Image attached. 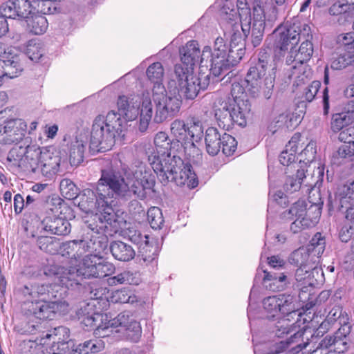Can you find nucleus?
Here are the masks:
<instances>
[{
	"instance_id": "obj_34",
	"label": "nucleus",
	"mask_w": 354,
	"mask_h": 354,
	"mask_svg": "<svg viewBox=\"0 0 354 354\" xmlns=\"http://www.w3.org/2000/svg\"><path fill=\"white\" fill-rule=\"evenodd\" d=\"M95 337L97 339L80 344L75 348L70 351L69 354H95L102 351L105 347V342L102 339V337Z\"/></svg>"
},
{
	"instance_id": "obj_26",
	"label": "nucleus",
	"mask_w": 354,
	"mask_h": 354,
	"mask_svg": "<svg viewBox=\"0 0 354 354\" xmlns=\"http://www.w3.org/2000/svg\"><path fill=\"white\" fill-rule=\"evenodd\" d=\"M203 134L202 124L198 120H192L187 125V142H185V152L191 158L199 155L200 151L194 144L201 140Z\"/></svg>"
},
{
	"instance_id": "obj_38",
	"label": "nucleus",
	"mask_w": 354,
	"mask_h": 354,
	"mask_svg": "<svg viewBox=\"0 0 354 354\" xmlns=\"http://www.w3.org/2000/svg\"><path fill=\"white\" fill-rule=\"evenodd\" d=\"M28 30L34 35H42L48 28V21L42 15H32L26 20Z\"/></svg>"
},
{
	"instance_id": "obj_11",
	"label": "nucleus",
	"mask_w": 354,
	"mask_h": 354,
	"mask_svg": "<svg viewBox=\"0 0 354 354\" xmlns=\"http://www.w3.org/2000/svg\"><path fill=\"white\" fill-rule=\"evenodd\" d=\"M201 71L199 75L194 74V68L184 67L182 64H176L174 66V77L177 83L176 94L187 100H193L198 94L200 90H205L210 82V75H205Z\"/></svg>"
},
{
	"instance_id": "obj_61",
	"label": "nucleus",
	"mask_w": 354,
	"mask_h": 354,
	"mask_svg": "<svg viewBox=\"0 0 354 354\" xmlns=\"http://www.w3.org/2000/svg\"><path fill=\"white\" fill-rule=\"evenodd\" d=\"M337 42L344 50L354 53V32H348L338 36Z\"/></svg>"
},
{
	"instance_id": "obj_40",
	"label": "nucleus",
	"mask_w": 354,
	"mask_h": 354,
	"mask_svg": "<svg viewBox=\"0 0 354 354\" xmlns=\"http://www.w3.org/2000/svg\"><path fill=\"white\" fill-rule=\"evenodd\" d=\"M318 272L319 269L317 268V266L310 269L308 267L301 266L296 270L295 279L300 283L301 286L304 287L314 286L316 280H314L311 277H314L315 274H318Z\"/></svg>"
},
{
	"instance_id": "obj_16",
	"label": "nucleus",
	"mask_w": 354,
	"mask_h": 354,
	"mask_svg": "<svg viewBox=\"0 0 354 354\" xmlns=\"http://www.w3.org/2000/svg\"><path fill=\"white\" fill-rule=\"evenodd\" d=\"M59 271L56 273L55 279L57 283L53 285L32 283L26 285L22 289V294L26 298L24 302V306H26L30 304L31 301H44L45 300H51L61 297L63 292H66L65 286H63L59 281L58 274Z\"/></svg>"
},
{
	"instance_id": "obj_4",
	"label": "nucleus",
	"mask_w": 354,
	"mask_h": 354,
	"mask_svg": "<svg viewBox=\"0 0 354 354\" xmlns=\"http://www.w3.org/2000/svg\"><path fill=\"white\" fill-rule=\"evenodd\" d=\"M236 7L235 9L233 3L227 0L220 10V17L223 21H225L224 35L230 37V48H227V56L230 60L233 62L230 68L237 62L231 57L230 53H233L232 48L239 44L243 46L242 42L244 37L249 35L252 24L251 8L248 1L237 0ZM226 46L228 48L227 46Z\"/></svg>"
},
{
	"instance_id": "obj_7",
	"label": "nucleus",
	"mask_w": 354,
	"mask_h": 354,
	"mask_svg": "<svg viewBox=\"0 0 354 354\" xmlns=\"http://www.w3.org/2000/svg\"><path fill=\"white\" fill-rule=\"evenodd\" d=\"M123 131L124 121L115 111H109L106 116H97L93 120L91 132L90 151L94 153L111 149L116 137L121 136Z\"/></svg>"
},
{
	"instance_id": "obj_53",
	"label": "nucleus",
	"mask_w": 354,
	"mask_h": 354,
	"mask_svg": "<svg viewBox=\"0 0 354 354\" xmlns=\"http://www.w3.org/2000/svg\"><path fill=\"white\" fill-rule=\"evenodd\" d=\"M18 19H28L33 15L32 1L30 0H15Z\"/></svg>"
},
{
	"instance_id": "obj_19",
	"label": "nucleus",
	"mask_w": 354,
	"mask_h": 354,
	"mask_svg": "<svg viewBox=\"0 0 354 354\" xmlns=\"http://www.w3.org/2000/svg\"><path fill=\"white\" fill-rule=\"evenodd\" d=\"M306 329L304 328L294 333L286 341H281L274 345V348L270 352L261 353L260 348L257 344H254V354H278L284 351L286 348H290L293 353H299L305 348L309 344V339L306 337L304 339Z\"/></svg>"
},
{
	"instance_id": "obj_64",
	"label": "nucleus",
	"mask_w": 354,
	"mask_h": 354,
	"mask_svg": "<svg viewBox=\"0 0 354 354\" xmlns=\"http://www.w3.org/2000/svg\"><path fill=\"white\" fill-rule=\"evenodd\" d=\"M354 236V225L345 221L339 232V237L342 242H348Z\"/></svg>"
},
{
	"instance_id": "obj_54",
	"label": "nucleus",
	"mask_w": 354,
	"mask_h": 354,
	"mask_svg": "<svg viewBox=\"0 0 354 354\" xmlns=\"http://www.w3.org/2000/svg\"><path fill=\"white\" fill-rule=\"evenodd\" d=\"M25 54L30 60L37 62L42 56L41 44L35 40H30L26 46Z\"/></svg>"
},
{
	"instance_id": "obj_37",
	"label": "nucleus",
	"mask_w": 354,
	"mask_h": 354,
	"mask_svg": "<svg viewBox=\"0 0 354 354\" xmlns=\"http://www.w3.org/2000/svg\"><path fill=\"white\" fill-rule=\"evenodd\" d=\"M263 283L265 286L272 291H279L283 289L286 284V276L284 273H275L264 271Z\"/></svg>"
},
{
	"instance_id": "obj_50",
	"label": "nucleus",
	"mask_w": 354,
	"mask_h": 354,
	"mask_svg": "<svg viewBox=\"0 0 354 354\" xmlns=\"http://www.w3.org/2000/svg\"><path fill=\"white\" fill-rule=\"evenodd\" d=\"M316 147V142L313 140L310 141L305 149L297 156L299 162H303L306 165L313 163L317 153Z\"/></svg>"
},
{
	"instance_id": "obj_63",
	"label": "nucleus",
	"mask_w": 354,
	"mask_h": 354,
	"mask_svg": "<svg viewBox=\"0 0 354 354\" xmlns=\"http://www.w3.org/2000/svg\"><path fill=\"white\" fill-rule=\"evenodd\" d=\"M287 319H281L274 326V329L272 333L274 335L281 338L283 337L285 334H289L293 329L291 330L290 326L287 322Z\"/></svg>"
},
{
	"instance_id": "obj_32",
	"label": "nucleus",
	"mask_w": 354,
	"mask_h": 354,
	"mask_svg": "<svg viewBox=\"0 0 354 354\" xmlns=\"http://www.w3.org/2000/svg\"><path fill=\"white\" fill-rule=\"evenodd\" d=\"M110 251L113 257L120 261H129L135 257V251L132 247L120 241L111 243Z\"/></svg>"
},
{
	"instance_id": "obj_58",
	"label": "nucleus",
	"mask_w": 354,
	"mask_h": 354,
	"mask_svg": "<svg viewBox=\"0 0 354 354\" xmlns=\"http://www.w3.org/2000/svg\"><path fill=\"white\" fill-rule=\"evenodd\" d=\"M112 299L115 302L126 304L136 301V296L129 290L122 289L113 292Z\"/></svg>"
},
{
	"instance_id": "obj_44",
	"label": "nucleus",
	"mask_w": 354,
	"mask_h": 354,
	"mask_svg": "<svg viewBox=\"0 0 354 354\" xmlns=\"http://www.w3.org/2000/svg\"><path fill=\"white\" fill-rule=\"evenodd\" d=\"M323 342L326 346H333L334 351L337 353H343L348 348V343L346 335L344 337L339 335L334 337L326 336L324 339Z\"/></svg>"
},
{
	"instance_id": "obj_25",
	"label": "nucleus",
	"mask_w": 354,
	"mask_h": 354,
	"mask_svg": "<svg viewBox=\"0 0 354 354\" xmlns=\"http://www.w3.org/2000/svg\"><path fill=\"white\" fill-rule=\"evenodd\" d=\"M42 229L50 234L58 236L68 234L71 230L69 221L56 215L47 216L41 221Z\"/></svg>"
},
{
	"instance_id": "obj_28",
	"label": "nucleus",
	"mask_w": 354,
	"mask_h": 354,
	"mask_svg": "<svg viewBox=\"0 0 354 354\" xmlns=\"http://www.w3.org/2000/svg\"><path fill=\"white\" fill-rule=\"evenodd\" d=\"M22 71V66L17 56L11 59H0V86L6 79H12L18 77Z\"/></svg>"
},
{
	"instance_id": "obj_39",
	"label": "nucleus",
	"mask_w": 354,
	"mask_h": 354,
	"mask_svg": "<svg viewBox=\"0 0 354 354\" xmlns=\"http://www.w3.org/2000/svg\"><path fill=\"white\" fill-rule=\"evenodd\" d=\"M354 121V115L352 112H342L333 115L330 128L333 132H339L347 128Z\"/></svg>"
},
{
	"instance_id": "obj_31",
	"label": "nucleus",
	"mask_w": 354,
	"mask_h": 354,
	"mask_svg": "<svg viewBox=\"0 0 354 354\" xmlns=\"http://www.w3.org/2000/svg\"><path fill=\"white\" fill-rule=\"evenodd\" d=\"M159 252V248L156 241L153 239L138 248V259L140 263L146 266L156 261Z\"/></svg>"
},
{
	"instance_id": "obj_14",
	"label": "nucleus",
	"mask_w": 354,
	"mask_h": 354,
	"mask_svg": "<svg viewBox=\"0 0 354 354\" xmlns=\"http://www.w3.org/2000/svg\"><path fill=\"white\" fill-rule=\"evenodd\" d=\"M308 170L297 169L295 175L288 176L283 185L287 193H294L301 190L303 193H310L319 181H322L324 175V165L320 162L311 175L306 174Z\"/></svg>"
},
{
	"instance_id": "obj_17",
	"label": "nucleus",
	"mask_w": 354,
	"mask_h": 354,
	"mask_svg": "<svg viewBox=\"0 0 354 354\" xmlns=\"http://www.w3.org/2000/svg\"><path fill=\"white\" fill-rule=\"evenodd\" d=\"M295 301L296 299L293 295L281 294L264 298L262 305L268 319H279L281 315L297 313Z\"/></svg>"
},
{
	"instance_id": "obj_45",
	"label": "nucleus",
	"mask_w": 354,
	"mask_h": 354,
	"mask_svg": "<svg viewBox=\"0 0 354 354\" xmlns=\"http://www.w3.org/2000/svg\"><path fill=\"white\" fill-rule=\"evenodd\" d=\"M310 252H312V261L319 260L325 250V241L320 233H317L312 238L310 244L307 246Z\"/></svg>"
},
{
	"instance_id": "obj_57",
	"label": "nucleus",
	"mask_w": 354,
	"mask_h": 354,
	"mask_svg": "<svg viewBox=\"0 0 354 354\" xmlns=\"http://www.w3.org/2000/svg\"><path fill=\"white\" fill-rule=\"evenodd\" d=\"M107 321V315H102L100 313H95L93 315H88L83 317L82 323L86 327H93L104 324Z\"/></svg>"
},
{
	"instance_id": "obj_9",
	"label": "nucleus",
	"mask_w": 354,
	"mask_h": 354,
	"mask_svg": "<svg viewBox=\"0 0 354 354\" xmlns=\"http://www.w3.org/2000/svg\"><path fill=\"white\" fill-rule=\"evenodd\" d=\"M271 62L270 50L263 49L259 52L258 62L249 68L245 82L248 91L252 97L259 96L262 93L265 98H270L274 80L270 75L266 76V71L270 68L274 69Z\"/></svg>"
},
{
	"instance_id": "obj_51",
	"label": "nucleus",
	"mask_w": 354,
	"mask_h": 354,
	"mask_svg": "<svg viewBox=\"0 0 354 354\" xmlns=\"http://www.w3.org/2000/svg\"><path fill=\"white\" fill-rule=\"evenodd\" d=\"M147 219L153 229H160L164 223L162 211L157 207H151L147 212Z\"/></svg>"
},
{
	"instance_id": "obj_60",
	"label": "nucleus",
	"mask_w": 354,
	"mask_h": 354,
	"mask_svg": "<svg viewBox=\"0 0 354 354\" xmlns=\"http://www.w3.org/2000/svg\"><path fill=\"white\" fill-rule=\"evenodd\" d=\"M33 14L46 15L51 12L52 2L48 0H32Z\"/></svg>"
},
{
	"instance_id": "obj_41",
	"label": "nucleus",
	"mask_w": 354,
	"mask_h": 354,
	"mask_svg": "<svg viewBox=\"0 0 354 354\" xmlns=\"http://www.w3.org/2000/svg\"><path fill=\"white\" fill-rule=\"evenodd\" d=\"M170 132L171 136L183 145L187 142V126L183 120L176 119L170 124Z\"/></svg>"
},
{
	"instance_id": "obj_27",
	"label": "nucleus",
	"mask_w": 354,
	"mask_h": 354,
	"mask_svg": "<svg viewBox=\"0 0 354 354\" xmlns=\"http://www.w3.org/2000/svg\"><path fill=\"white\" fill-rule=\"evenodd\" d=\"M338 138L344 144L339 147L337 156L354 160V127H349L341 131Z\"/></svg>"
},
{
	"instance_id": "obj_24",
	"label": "nucleus",
	"mask_w": 354,
	"mask_h": 354,
	"mask_svg": "<svg viewBox=\"0 0 354 354\" xmlns=\"http://www.w3.org/2000/svg\"><path fill=\"white\" fill-rule=\"evenodd\" d=\"M87 145L88 137L86 133L79 134L68 143L67 153L72 166H78L83 162Z\"/></svg>"
},
{
	"instance_id": "obj_30",
	"label": "nucleus",
	"mask_w": 354,
	"mask_h": 354,
	"mask_svg": "<svg viewBox=\"0 0 354 354\" xmlns=\"http://www.w3.org/2000/svg\"><path fill=\"white\" fill-rule=\"evenodd\" d=\"M308 248H299L292 252L289 261L297 266L308 267L310 269L319 263V260L312 261L313 258Z\"/></svg>"
},
{
	"instance_id": "obj_13",
	"label": "nucleus",
	"mask_w": 354,
	"mask_h": 354,
	"mask_svg": "<svg viewBox=\"0 0 354 354\" xmlns=\"http://www.w3.org/2000/svg\"><path fill=\"white\" fill-rule=\"evenodd\" d=\"M30 170L33 173H41L47 179L53 178L59 171L61 156L53 147L35 148L30 151Z\"/></svg>"
},
{
	"instance_id": "obj_36",
	"label": "nucleus",
	"mask_w": 354,
	"mask_h": 354,
	"mask_svg": "<svg viewBox=\"0 0 354 354\" xmlns=\"http://www.w3.org/2000/svg\"><path fill=\"white\" fill-rule=\"evenodd\" d=\"M299 138L300 135L295 134L286 145V149L281 153L279 157V160L281 165L289 166L295 162Z\"/></svg>"
},
{
	"instance_id": "obj_52",
	"label": "nucleus",
	"mask_w": 354,
	"mask_h": 354,
	"mask_svg": "<svg viewBox=\"0 0 354 354\" xmlns=\"http://www.w3.org/2000/svg\"><path fill=\"white\" fill-rule=\"evenodd\" d=\"M134 283H136L135 277L130 271H124L107 279V283L111 286L119 284H133Z\"/></svg>"
},
{
	"instance_id": "obj_35",
	"label": "nucleus",
	"mask_w": 354,
	"mask_h": 354,
	"mask_svg": "<svg viewBox=\"0 0 354 354\" xmlns=\"http://www.w3.org/2000/svg\"><path fill=\"white\" fill-rule=\"evenodd\" d=\"M335 200L342 207L348 205H354V180L337 187L335 193Z\"/></svg>"
},
{
	"instance_id": "obj_22",
	"label": "nucleus",
	"mask_w": 354,
	"mask_h": 354,
	"mask_svg": "<svg viewBox=\"0 0 354 354\" xmlns=\"http://www.w3.org/2000/svg\"><path fill=\"white\" fill-rule=\"evenodd\" d=\"M59 305V297H57L53 301L52 299L35 302L31 301L29 305L26 306L23 305V308L39 319H53Z\"/></svg>"
},
{
	"instance_id": "obj_23",
	"label": "nucleus",
	"mask_w": 354,
	"mask_h": 354,
	"mask_svg": "<svg viewBox=\"0 0 354 354\" xmlns=\"http://www.w3.org/2000/svg\"><path fill=\"white\" fill-rule=\"evenodd\" d=\"M23 145L12 147L8 152L6 160L14 166L25 167L30 169V161L32 158L30 156V151H35V147L29 145V138L22 141Z\"/></svg>"
},
{
	"instance_id": "obj_55",
	"label": "nucleus",
	"mask_w": 354,
	"mask_h": 354,
	"mask_svg": "<svg viewBox=\"0 0 354 354\" xmlns=\"http://www.w3.org/2000/svg\"><path fill=\"white\" fill-rule=\"evenodd\" d=\"M288 214H291L296 218L302 219V217H312L313 214L308 213V208L304 201H298L288 210Z\"/></svg>"
},
{
	"instance_id": "obj_48",
	"label": "nucleus",
	"mask_w": 354,
	"mask_h": 354,
	"mask_svg": "<svg viewBox=\"0 0 354 354\" xmlns=\"http://www.w3.org/2000/svg\"><path fill=\"white\" fill-rule=\"evenodd\" d=\"M300 122L299 115L293 113L280 114L276 121L278 128L293 129Z\"/></svg>"
},
{
	"instance_id": "obj_12",
	"label": "nucleus",
	"mask_w": 354,
	"mask_h": 354,
	"mask_svg": "<svg viewBox=\"0 0 354 354\" xmlns=\"http://www.w3.org/2000/svg\"><path fill=\"white\" fill-rule=\"evenodd\" d=\"M113 333H123L133 342H138L142 334L140 324L129 311L120 313L113 319H109L104 324L97 326L94 330L95 336L109 337Z\"/></svg>"
},
{
	"instance_id": "obj_10",
	"label": "nucleus",
	"mask_w": 354,
	"mask_h": 354,
	"mask_svg": "<svg viewBox=\"0 0 354 354\" xmlns=\"http://www.w3.org/2000/svg\"><path fill=\"white\" fill-rule=\"evenodd\" d=\"M177 83L171 80L167 84V89L164 85L157 84L153 86L152 97L155 105L153 121L160 124L169 118H173L179 112L182 100L176 94Z\"/></svg>"
},
{
	"instance_id": "obj_43",
	"label": "nucleus",
	"mask_w": 354,
	"mask_h": 354,
	"mask_svg": "<svg viewBox=\"0 0 354 354\" xmlns=\"http://www.w3.org/2000/svg\"><path fill=\"white\" fill-rule=\"evenodd\" d=\"M82 243V239L67 241L61 244L59 250L63 252V255L75 259L80 258L84 254Z\"/></svg>"
},
{
	"instance_id": "obj_59",
	"label": "nucleus",
	"mask_w": 354,
	"mask_h": 354,
	"mask_svg": "<svg viewBox=\"0 0 354 354\" xmlns=\"http://www.w3.org/2000/svg\"><path fill=\"white\" fill-rule=\"evenodd\" d=\"M0 14L5 17L6 19H17L19 14L17 12V6L15 5V0L8 1L2 3L0 6Z\"/></svg>"
},
{
	"instance_id": "obj_8",
	"label": "nucleus",
	"mask_w": 354,
	"mask_h": 354,
	"mask_svg": "<svg viewBox=\"0 0 354 354\" xmlns=\"http://www.w3.org/2000/svg\"><path fill=\"white\" fill-rule=\"evenodd\" d=\"M118 115L124 121H133L140 115L139 130L145 132L152 120L153 105L151 93L143 91L141 95H120L117 100Z\"/></svg>"
},
{
	"instance_id": "obj_15",
	"label": "nucleus",
	"mask_w": 354,
	"mask_h": 354,
	"mask_svg": "<svg viewBox=\"0 0 354 354\" xmlns=\"http://www.w3.org/2000/svg\"><path fill=\"white\" fill-rule=\"evenodd\" d=\"M274 39L273 49L277 57H281L295 46L301 39V28L295 24L286 23L278 26L272 35Z\"/></svg>"
},
{
	"instance_id": "obj_5",
	"label": "nucleus",
	"mask_w": 354,
	"mask_h": 354,
	"mask_svg": "<svg viewBox=\"0 0 354 354\" xmlns=\"http://www.w3.org/2000/svg\"><path fill=\"white\" fill-rule=\"evenodd\" d=\"M232 97L225 96L214 103V115L218 124L229 130L234 124L245 127L251 111L244 87L239 82H233L230 91Z\"/></svg>"
},
{
	"instance_id": "obj_6",
	"label": "nucleus",
	"mask_w": 354,
	"mask_h": 354,
	"mask_svg": "<svg viewBox=\"0 0 354 354\" xmlns=\"http://www.w3.org/2000/svg\"><path fill=\"white\" fill-rule=\"evenodd\" d=\"M115 269V266L102 255L87 254L83 257L77 268H59L58 277L66 289H75L81 285L80 277L100 278L113 273Z\"/></svg>"
},
{
	"instance_id": "obj_62",
	"label": "nucleus",
	"mask_w": 354,
	"mask_h": 354,
	"mask_svg": "<svg viewBox=\"0 0 354 354\" xmlns=\"http://www.w3.org/2000/svg\"><path fill=\"white\" fill-rule=\"evenodd\" d=\"M328 12L330 15L334 16L346 13H348V15H349V13L352 12V10L349 3L337 1L330 7Z\"/></svg>"
},
{
	"instance_id": "obj_29",
	"label": "nucleus",
	"mask_w": 354,
	"mask_h": 354,
	"mask_svg": "<svg viewBox=\"0 0 354 354\" xmlns=\"http://www.w3.org/2000/svg\"><path fill=\"white\" fill-rule=\"evenodd\" d=\"M57 335L63 334L62 342H54L50 346H44V349L48 354H69L70 348L73 346V342L66 341L69 337V330L64 326H59L55 328Z\"/></svg>"
},
{
	"instance_id": "obj_18",
	"label": "nucleus",
	"mask_w": 354,
	"mask_h": 354,
	"mask_svg": "<svg viewBox=\"0 0 354 354\" xmlns=\"http://www.w3.org/2000/svg\"><path fill=\"white\" fill-rule=\"evenodd\" d=\"M313 53V44L308 39H306L301 43L297 51L295 50L294 48L290 51L286 59V63L288 65H291L292 69V76L299 78V74L301 71L303 72V75H305V73L307 72L305 71L306 66L304 64L310 59Z\"/></svg>"
},
{
	"instance_id": "obj_33",
	"label": "nucleus",
	"mask_w": 354,
	"mask_h": 354,
	"mask_svg": "<svg viewBox=\"0 0 354 354\" xmlns=\"http://www.w3.org/2000/svg\"><path fill=\"white\" fill-rule=\"evenodd\" d=\"M223 135L215 127H209L205 132V145L207 153L211 156L216 155L221 149Z\"/></svg>"
},
{
	"instance_id": "obj_1",
	"label": "nucleus",
	"mask_w": 354,
	"mask_h": 354,
	"mask_svg": "<svg viewBox=\"0 0 354 354\" xmlns=\"http://www.w3.org/2000/svg\"><path fill=\"white\" fill-rule=\"evenodd\" d=\"M132 176H122L113 169H102L95 191H87L92 198L88 202V209L95 213L88 221V231L82 239L84 253L101 255L107 247V236H113L120 229V221L113 206L115 200H129L133 196L142 199L147 191L153 189L154 176L147 166L140 162L131 171Z\"/></svg>"
},
{
	"instance_id": "obj_56",
	"label": "nucleus",
	"mask_w": 354,
	"mask_h": 354,
	"mask_svg": "<svg viewBox=\"0 0 354 354\" xmlns=\"http://www.w3.org/2000/svg\"><path fill=\"white\" fill-rule=\"evenodd\" d=\"M222 151L226 156L232 155L236 150L237 142L235 138L226 133H223V139H221Z\"/></svg>"
},
{
	"instance_id": "obj_21",
	"label": "nucleus",
	"mask_w": 354,
	"mask_h": 354,
	"mask_svg": "<svg viewBox=\"0 0 354 354\" xmlns=\"http://www.w3.org/2000/svg\"><path fill=\"white\" fill-rule=\"evenodd\" d=\"M317 201H314L311 196H309V202L311 205L308 207V213L313 214L312 217H302V219L295 218L290 225V230L293 233H298L301 230L314 227L319 221L322 213L323 201L319 197Z\"/></svg>"
},
{
	"instance_id": "obj_46",
	"label": "nucleus",
	"mask_w": 354,
	"mask_h": 354,
	"mask_svg": "<svg viewBox=\"0 0 354 354\" xmlns=\"http://www.w3.org/2000/svg\"><path fill=\"white\" fill-rule=\"evenodd\" d=\"M148 79L153 83V86L157 84L163 85L162 83L165 71L162 64L160 62L151 64L146 71Z\"/></svg>"
},
{
	"instance_id": "obj_2",
	"label": "nucleus",
	"mask_w": 354,
	"mask_h": 354,
	"mask_svg": "<svg viewBox=\"0 0 354 354\" xmlns=\"http://www.w3.org/2000/svg\"><path fill=\"white\" fill-rule=\"evenodd\" d=\"M154 145V152L149 155L148 160L161 183L174 182L177 185H187L191 189L197 187L198 178L191 165L185 163L179 156H171V140L165 132L156 133Z\"/></svg>"
},
{
	"instance_id": "obj_49",
	"label": "nucleus",
	"mask_w": 354,
	"mask_h": 354,
	"mask_svg": "<svg viewBox=\"0 0 354 354\" xmlns=\"http://www.w3.org/2000/svg\"><path fill=\"white\" fill-rule=\"evenodd\" d=\"M59 189L62 195L68 200L75 198L78 194V188L75 183L68 178H64L61 180Z\"/></svg>"
},
{
	"instance_id": "obj_20",
	"label": "nucleus",
	"mask_w": 354,
	"mask_h": 354,
	"mask_svg": "<svg viewBox=\"0 0 354 354\" xmlns=\"http://www.w3.org/2000/svg\"><path fill=\"white\" fill-rule=\"evenodd\" d=\"M252 43L254 47L258 46L263 39L265 28L266 12L268 10L272 12V10L268 9L266 6L263 5L261 0H252Z\"/></svg>"
},
{
	"instance_id": "obj_3",
	"label": "nucleus",
	"mask_w": 354,
	"mask_h": 354,
	"mask_svg": "<svg viewBox=\"0 0 354 354\" xmlns=\"http://www.w3.org/2000/svg\"><path fill=\"white\" fill-rule=\"evenodd\" d=\"M181 64L184 67L193 68L199 64L200 71L208 69L209 74L218 77L230 69L233 64L227 56V48L225 40L218 37L214 41V49L206 46L201 52L198 43L196 40L187 41L179 50Z\"/></svg>"
},
{
	"instance_id": "obj_47",
	"label": "nucleus",
	"mask_w": 354,
	"mask_h": 354,
	"mask_svg": "<svg viewBox=\"0 0 354 354\" xmlns=\"http://www.w3.org/2000/svg\"><path fill=\"white\" fill-rule=\"evenodd\" d=\"M353 62L354 54L347 52L333 57L330 67L334 70H342L350 65H353Z\"/></svg>"
},
{
	"instance_id": "obj_42",
	"label": "nucleus",
	"mask_w": 354,
	"mask_h": 354,
	"mask_svg": "<svg viewBox=\"0 0 354 354\" xmlns=\"http://www.w3.org/2000/svg\"><path fill=\"white\" fill-rule=\"evenodd\" d=\"M37 244L39 249L46 253L55 254L59 250L61 243L55 237L41 236L37 239Z\"/></svg>"
}]
</instances>
